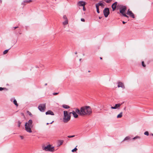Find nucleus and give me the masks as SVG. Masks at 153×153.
I'll use <instances>...</instances> for the list:
<instances>
[{
	"label": "nucleus",
	"instance_id": "obj_1",
	"mask_svg": "<svg viewBox=\"0 0 153 153\" xmlns=\"http://www.w3.org/2000/svg\"><path fill=\"white\" fill-rule=\"evenodd\" d=\"M71 114H73V116L75 118L78 117V115L74 111H73L72 112H70L68 114L67 111H63L64 117L63 119V121L64 123H67L70 120L71 118L70 115Z\"/></svg>",
	"mask_w": 153,
	"mask_h": 153
},
{
	"label": "nucleus",
	"instance_id": "obj_2",
	"mask_svg": "<svg viewBox=\"0 0 153 153\" xmlns=\"http://www.w3.org/2000/svg\"><path fill=\"white\" fill-rule=\"evenodd\" d=\"M81 116L90 115L92 113L91 109L89 106H85L81 108Z\"/></svg>",
	"mask_w": 153,
	"mask_h": 153
},
{
	"label": "nucleus",
	"instance_id": "obj_3",
	"mask_svg": "<svg viewBox=\"0 0 153 153\" xmlns=\"http://www.w3.org/2000/svg\"><path fill=\"white\" fill-rule=\"evenodd\" d=\"M33 126V121L32 120H30L25 124V128L26 131L29 133H31L32 131L31 128Z\"/></svg>",
	"mask_w": 153,
	"mask_h": 153
},
{
	"label": "nucleus",
	"instance_id": "obj_4",
	"mask_svg": "<svg viewBox=\"0 0 153 153\" xmlns=\"http://www.w3.org/2000/svg\"><path fill=\"white\" fill-rule=\"evenodd\" d=\"M126 10V7L125 6H123L121 7L120 9V12L124 16L127 18H128V16L125 13V12Z\"/></svg>",
	"mask_w": 153,
	"mask_h": 153
},
{
	"label": "nucleus",
	"instance_id": "obj_5",
	"mask_svg": "<svg viewBox=\"0 0 153 153\" xmlns=\"http://www.w3.org/2000/svg\"><path fill=\"white\" fill-rule=\"evenodd\" d=\"M43 150L46 151L53 152L54 151V149L53 147H51V145H49L45 147L43 149Z\"/></svg>",
	"mask_w": 153,
	"mask_h": 153
},
{
	"label": "nucleus",
	"instance_id": "obj_6",
	"mask_svg": "<svg viewBox=\"0 0 153 153\" xmlns=\"http://www.w3.org/2000/svg\"><path fill=\"white\" fill-rule=\"evenodd\" d=\"M38 108L41 112H44L45 109V104H40L39 105Z\"/></svg>",
	"mask_w": 153,
	"mask_h": 153
},
{
	"label": "nucleus",
	"instance_id": "obj_7",
	"mask_svg": "<svg viewBox=\"0 0 153 153\" xmlns=\"http://www.w3.org/2000/svg\"><path fill=\"white\" fill-rule=\"evenodd\" d=\"M104 15L105 18L107 17L110 13L109 9L108 8H105L103 11Z\"/></svg>",
	"mask_w": 153,
	"mask_h": 153
},
{
	"label": "nucleus",
	"instance_id": "obj_8",
	"mask_svg": "<svg viewBox=\"0 0 153 153\" xmlns=\"http://www.w3.org/2000/svg\"><path fill=\"white\" fill-rule=\"evenodd\" d=\"M126 13L127 15H129L133 18H135L134 14L129 9L128 10Z\"/></svg>",
	"mask_w": 153,
	"mask_h": 153
},
{
	"label": "nucleus",
	"instance_id": "obj_9",
	"mask_svg": "<svg viewBox=\"0 0 153 153\" xmlns=\"http://www.w3.org/2000/svg\"><path fill=\"white\" fill-rule=\"evenodd\" d=\"M118 88L121 87L123 89L125 88V87L123 84L122 82H118Z\"/></svg>",
	"mask_w": 153,
	"mask_h": 153
},
{
	"label": "nucleus",
	"instance_id": "obj_10",
	"mask_svg": "<svg viewBox=\"0 0 153 153\" xmlns=\"http://www.w3.org/2000/svg\"><path fill=\"white\" fill-rule=\"evenodd\" d=\"M102 1H100L99 3L96 4V6H97V7H99V6H101L102 8L104 7L105 5L102 3Z\"/></svg>",
	"mask_w": 153,
	"mask_h": 153
},
{
	"label": "nucleus",
	"instance_id": "obj_11",
	"mask_svg": "<svg viewBox=\"0 0 153 153\" xmlns=\"http://www.w3.org/2000/svg\"><path fill=\"white\" fill-rule=\"evenodd\" d=\"M117 2H115L112 4L111 6V7L112 8V10L113 11H114L116 8L117 5Z\"/></svg>",
	"mask_w": 153,
	"mask_h": 153
},
{
	"label": "nucleus",
	"instance_id": "obj_12",
	"mask_svg": "<svg viewBox=\"0 0 153 153\" xmlns=\"http://www.w3.org/2000/svg\"><path fill=\"white\" fill-rule=\"evenodd\" d=\"M122 105V104H120V103L117 104L115 105L114 106H111V108L112 109H116L117 108H118L121 105Z\"/></svg>",
	"mask_w": 153,
	"mask_h": 153
},
{
	"label": "nucleus",
	"instance_id": "obj_13",
	"mask_svg": "<svg viewBox=\"0 0 153 153\" xmlns=\"http://www.w3.org/2000/svg\"><path fill=\"white\" fill-rule=\"evenodd\" d=\"M78 4L79 6L84 7L85 5V3L83 1H79Z\"/></svg>",
	"mask_w": 153,
	"mask_h": 153
},
{
	"label": "nucleus",
	"instance_id": "obj_14",
	"mask_svg": "<svg viewBox=\"0 0 153 153\" xmlns=\"http://www.w3.org/2000/svg\"><path fill=\"white\" fill-rule=\"evenodd\" d=\"M46 115H54L53 112L51 110H48L45 113Z\"/></svg>",
	"mask_w": 153,
	"mask_h": 153
},
{
	"label": "nucleus",
	"instance_id": "obj_15",
	"mask_svg": "<svg viewBox=\"0 0 153 153\" xmlns=\"http://www.w3.org/2000/svg\"><path fill=\"white\" fill-rule=\"evenodd\" d=\"M75 112L77 114H78L80 115L81 116V109L80 110L78 108H76V109Z\"/></svg>",
	"mask_w": 153,
	"mask_h": 153
},
{
	"label": "nucleus",
	"instance_id": "obj_16",
	"mask_svg": "<svg viewBox=\"0 0 153 153\" xmlns=\"http://www.w3.org/2000/svg\"><path fill=\"white\" fill-rule=\"evenodd\" d=\"M62 107L64 108L65 109H68L70 108V107L69 106L66 105H62Z\"/></svg>",
	"mask_w": 153,
	"mask_h": 153
},
{
	"label": "nucleus",
	"instance_id": "obj_17",
	"mask_svg": "<svg viewBox=\"0 0 153 153\" xmlns=\"http://www.w3.org/2000/svg\"><path fill=\"white\" fill-rule=\"evenodd\" d=\"M123 116V112H121L117 116V118H121Z\"/></svg>",
	"mask_w": 153,
	"mask_h": 153
},
{
	"label": "nucleus",
	"instance_id": "obj_18",
	"mask_svg": "<svg viewBox=\"0 0 153 153\" xmlns=\"http://www.w3.org/2000/svg\"><path fill=\"white\" fill-rule=\"evenodd\" d=\"M63 141L62 140H59L58 141V145L59 146H60L62 145L63 143Z\"/></svg>",
	"mask_w": 153,
	"mask_h": 153
},
{
	"label": "nucleus",
	"instance_id": "obj_19",
	"mask_svg": "<svg viewBox=\"0 0 153 153\" xmlns=\"http://www.w3.org/2000/svg\"><path fill=\"white\" fill-rule=\"evenodd\" d=\"M13 103L16 107H17L18 105V103H17V101L15 99H14L13 101Z\"/></svg>",
	"mask_w": 153,
	"mask_h": 153
},
{
	"label": "nucleus",
	"instance_id": "obj_20",
	"mask_svg": "<svg viewBox=\"0 0 153 153\" xmlns=\"http://www.w3.org/2000/svg\"><path fill=\"white\" fill-rule=\"evenodd\" d=\"M11 48H10L9 49L7 50H6L4 51L3 52V54H6L8 52V51Z\"/></svg>",
	"mask_w": 153,
	"mask_h": 153
},
{
	"label": "nucleus",
	"instance_id": "obj_21",
	"mask_svg": "<svg viewBox=\"0 0 153 153\" xmlns=\"http://www.w3.org/2000/svg\"><path fill=\"white\" fill-rule=\"evenodd\" d=\"M68 24V20H65L63 22V24L64 25H65Z\"/></svg>",
	"mask_w": 153,
	"mask_h": 153
},
{
	"label": "nucleus",
	"instance_id": "obj_22",
	"mask_svg": "<svg viewBox=\"0 0 153 153\" xmlns=\"http://www.w3.org/2000/svg\"><path fill=\"white\" fill-rule=\"evenodd\" d=\"M130 139V137L129 136H127L126 137L125 139H124V140L123 141H124V140H129Z\"/></svg>",
	"mask_w": 153,
	"mask_h": 153
},
{
	"label": "nucleus",
	"instance_id": "obj_23",
	"mask_svg": "<svg viewBox=\"0 0 153 153\" xmlns=\"http://www.w3.org/2000/svg\"><path fill=\"white\" fill-rule=\"evenodd\" d=\"M140 137L137 136L133 138V139L134 140L136 139H140Z\"/></svg>",
	"mask_w": 153,
	"mask_h": 153
},
{
	"label": "nucleus",
	"instance_id": "obj_24",
	"mask_svg": "<svg viewBox=\"0 0 153 153\" xmlns=\"http://www.w3.org/2000/svg\"><path fill=\"white\" fill-rule=\"evenodd\" d=\"M77 147V146H76V147L74 148V149H72L71 150V152H74L76 151L77 150V149L76 148V147Z\"/></svg>",
	"mask_w": 153,
	"mask_h": 153
},
{
	"label": "nucleus",
	"instance_id": "obj_25",
	"mask_svg": "<svg viewBox=\"0 0 153 153\" xmlns=\"http://www.w3.org/2000/svg\"><path fill=\"white\" fill-rule=\"evenodd\" d=\"M32 1V0H25V2L26 3H29Z\"/></svg>",
	"mask_w": 153,
	"mask_h": 153
},
{
	"label": "nucleus",
	"instance_id": "obj_26",
	"mask_svg": "<svg viewBox=\"0 0 153 153\" xmlns=\"http://www.w3.org/2000/svg\"><path fill=\"white\" fill-rule=\"evenodd\" d=\"M96 9H97V12L98 13H100V11H99V7H97V6H96Z\"/></svg>",
	"mask_w": 153,
	"mask_h": 153
},
{
	"label": "nucleus",
	"instance_id": "obj_27",
	"mask_svg": "<svg viewBox=\"0 0 153 153\" xmlns=\"http://www.w3.org/2000/svg\"><path fill=\"white\" fill-rule=\"evenodd\" d=\"M5 89L6 90H7V89L5 88H2V87H0V91H2V90Z\"/></svg>",
	"mask_w": 153,
	"mask_h": 153
},
{
	"label": "nucleus",
	"instance_id": "obj_28",
	"mask_svg": "<svg viewBox=\"0 0 153 153\" xmlns=\"http://www.w3.org/2000/svg\"><path fill=\"white\" fill-rule=\"evenodd\" d=\"M112 0H105V1L108 3H110Z\"/></svg>",
	"mask_w": 153,
	"mask_h": 153
},
{
	"label": "nucleus",
	"instance_id": "obj_29",
	"mask_svg": "<svg viewBox=\"0 0 153 153\" xmlns=\"http://www.w3.org/2000/svg\"><path fill=\"white\" fill-rule=\"evenodd\" d=\"M27 113L31 117H32V114L30 112V111H27Z\"/></svg>",
	"mask_w": 153,
	"mask_h": 153
},
{
	"label": "nucleus",
	"instance_id": "obj_30",
	"mask_svg": "<svg viewBox=\"0 0 153 153\" xmlns=\"http://www.w3.org/2000/svg\"><path fill=\"white\" fill-rule=\"evenodd\" d=\"M144 134L145 135H146L147 136H148L149 135V132L147 131L145 132Z\"/></svg>",
	"mask_w": 153,
	"mask_h": 153
},
{
	"label": "nucleus",
	"instance_id": "obj_31",
	"mask_svg": "<svg viewBox=\"0 0 153 153\" xmlns=\"http://www.w3.org/2000/svg\"><path fill=\"white\" fill-rule=\"evenodd\" d=\"M21 123V122H20V121H18V127H20Z\"/></svg>",
	"mask_w": 153,
	"mask_h": 153
},
{
	"label": "nucleus",
	"instance_id": "obj_32",
	"mask_svg": "<svg viewBox=\"0 0 153 153\" xmlns=\"http://www.w3.org/2000/svg\"><path fill=\"white\" fill-rule=\"evenodd\" d=\"M142 65L143 67H145L146 65L144 63V62L143 61H142Z\"/></svg>",
	"mask_w": 153,
	"mask_h": 153
},
{
	"label": "nucleus",
	"instance_id": "obj_33",
	"mask_svg": "<svg viewBox=\"0 0 153 153\" xmlns=\"http://www.w3.org/2000/svg\"><path fill=\"white\" fill-rule=\"evenodd\" d=\"M63 18L65 20H68L67 17L65 15H64L63 16Z\"/></svg>",
	"mask_w": 153,
	"mask_h": 153
},
{
	"label": "nucleus",
	"instance_id": "obj_34",
	"mask_svg": "<svg viewBox=\"0 0 153 153\" xmlns=\"http://www.w3.org/2000/svg\"><path fill=\"white\" fill-rule=\"evenodd\" d=\"M25 3L26 2H25V1H24L22 3V4L24 6H25L26 5V4H25Z\"/></svg>",
	"mask_w": 153,
	"mask_h": 153
},
{
	"label": "nucleus",
	"instance_id": "obj_35",
	"mask_svg": "<svg viewBox=\"0 0 153 153\" xmlns=\"http://www.w3.org/2000/svg\"><path fill=\"white\" fill-rule=\"evenodd\" d=\"M74 136H75L74 135H72V136L69 135L68 136V138H71V137H74Z\"/></svg>",
	"mask_w": 153,
	"mask_h": 153
},
{
	"label": "nucleus",
	"instance_id": "obj_36",
	"mask_svg": "<svg viewBox=\"0 0 153 153\" xmlns=\"http://www.w3.org/2000/svg\"><path fill=\"white\" fill-rule=\"evenodd\" d=\"M59 94V93H53V94L54 95H56L58 94Z\"/></svg>",
	"mask_w": 153,
	"mask_h": 153
},
{
	"label": "nucleus",
	"instance_id": "obj_37",
	"mask_svg": "<svg viewBox=\"0 0 153 153\" xmlns=\"http://www.w3.org/2000/svg\"><path fill=\"white\" fill-rule=\"evenodd\" d=\"M81 20L82 22H85V21L84 19H83V18L81 19Z\"/></svg>",
	"mask_w": 153,
	"mask_h": 153
},
{
	"label": "nucleus",
	"instance_id": "obj_38",
	"mask_svg": "<svg viewBox=\"0 0 153 153\" xmlns=\"http://www.w3.org/2000/svg\"><path fill=\"white\" fill-rule=\"evenodd\" d=\"M20 137L22 139H23L24 138V137L23 136H20Z\"/></svg>",
	"mask_w": 153,
	"mask_h": 153
},
{
	"label": "nucleus",
	"instance_id": "obj_39",
	"mask_svg": "<svg viewBox=\"0 0 153 153\" xmlns=\"http://www.w3.org/2000/svg\"><path fill=\"white\" fill-rule=\"evenodd\" d=\"M18 27H13V28H14V29H16L18 28Z\"/></svg>",
	"mask_w": 153,
	"mask_h": 153
},
{
	"label": "nucleus",
	"instance_id": "obj_40",
	"mask_svg": "<svg viewBox=\"0 0 153 153\" xmlns=\"http://www.w3.org/2000/svg\"><path fill=\"white\" fill-rule=\"evenodd\" d=\"M83 7V10L85 11V8L84 6V7Z\"/></svg>",
	"mask_w": 153,
	"mask_h": 153
},
{
	"label": "nucleus",
	"instance_id": "obj_41",
	"mask_svg": "<svg viewBox=\"0 0 153 153\" xmlns=\"http://www.w3.org/2000/svg\"><path fill=\"white\" fill-rule=\"evenodd\" d=\"M14 99V98H12L10 100V101L12 102L13 100V99Z\"/></svg>",
	"mask_w": 153,
	"mask_h": 153
},
{
	"label": "nucleus",
	"instance_id": "obj_42",
	"mask_svg": "<svg viewBox=\"0 0 153 153\" xmlns=\"http://www.w3.org/2000/svg\"><path fill=\"white\" fill-rule=\"evenodd\" d=\"M126 22H124V21H123V22H122V23H123V24H125L126 23Z\"/></svg>",
	"mask_w": 153,
	"mask_h": 153
},
{
	"label": "nucleus",
	"instance_id": "obj_43",
	"mask_svg": "<svg viewBox=\"0 0 153 153\" xmlns=\"http://www.w3.org/2000/svg\"><path fill=\"white\" fill-rule=\"evenodd\" d=\"M102 17H101V16H99V18L100 19H101V18H102Z\"/></svg>",
	"mask_w": 153,
	"mask_h": 153
},
{
	"label": "nucleus",
	"instance_id": "obj_44",
	"mask_svg": "<svg viewBox=\"0 0 153 153\" xmlns=\"http://www.w3.org/2000/svg\"><path fill=\"white\" fill-rule=\"evenodd\" d=\"M53 122H54V121H52V122H51V123H50V124H52V123Z\"/></svg>",
	"mask_w": 153,
	"mask_h": 153
},
{
	"label": "nucleus",
	"instance_id": "obj_45",
	"mask_svg": "<svg viewBox=\"0 0 153 153\" xmlns=\"http://www.w3.org/2000/svg\"><path fill=\"white\" fill-rule=\"evenodd\" d=\"M126 107H124V109H123L124 110H125H125H126Z\"/></svg>",
	"mask_w": 153,
	"mask_h": 153
},
{
	"label": "nucleus",
	"instance_id": "obj_46",
	"mask_svg": "<svg viewBox=\"0 0 153 153\" xmlns=\"http://www.w3.org/2000/svg\"><path fill=\"white\" fill-rule=\"evenodd\" d=\"M75 53V54H77V52H76Z\"/></svg>",
	"mask_w": 153,
	"mask_h": 153
},
{
	"label": "nucleus",
	"instance_id": "obj_47",
	"mask_svg": "<svg viewBox=\"0 0 153 153\" xmlns=\"http://www.w3.org/2000/svg\"><path fill=\"white\" fill-rule=\"evenodd\" d=\"M47 85V83H45V86H46V85Z\"/></svg>",
	"mask_w": 153,
	"mask_h": 153
},
{
	"label": "nucleus",
	"instance_id": "obj_48",
	"mask_svg": "<svg viewBox=\"0 0 153 153\" xmlns=\"http://www.w3.org/2000/svg\"><path fill=\"white\" fill-rule=\"evenodd\" d=\"M100 59H102V57H100Z\"/></svg>",
	"mask_w": 153,
	"mask_h": 153
},
{
	"label": "nucleus",
	"instance_id": "obj_49",
	"mask_svg": "<svg viewBox=\"0 0 153 153\" xmlns=\"http://www.w3.org/2000/svg\"><path fill=\"white\" fill-rule=\"evenodd\" d=\"M49 124V123H46V125H48Z\"/></svg>",
	"mask_w": 153,
	"mask_h": 153
},
{
	"label": "nucleus",
	"instance_id": "obj_50",
	"mask_svg": "<svg viewBox=\"0 0 153 153\" xmlns=\"http://www.w3.org/2000/svg\"><path fill=\"white\" fill-rule=\"evenodd\" d=\"M151 135H152V136H153V134H151Z\"/></svg>",
	"mask_w": 153,
	"mask_h": 153
},
{
	"label": "nucleus",
	"instance_id": "obj_51",
	"mask_svg": "<svg viewBox=\"0 0 153 153\" xmlns=\"http://www.w3.org/2000/svg\"><path fill=\"white\" fill-rule=\"evenodd\" d=\"M90 72V71H88V72Z\"/></svg>",
	"mask_w": 153,
	"mask_h": 153
},
{
	"label": "nucleus",
	"instance_id": "obj_52",
	"mask_svg": "<svg viewBox=\"0 0 153 153\" xmlns=\"http://www.w3.org/2000/svg\"><path fill=\"white\" fill-rule=\"evenodd\" d=\"M81 60V59H80L79 60Z\"/></svg>",
	"mask_w": 153,
	"mask_h": 153
}]
</instances>
